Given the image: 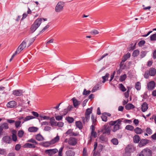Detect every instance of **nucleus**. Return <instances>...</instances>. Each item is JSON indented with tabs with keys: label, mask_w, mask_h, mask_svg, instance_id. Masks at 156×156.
<instances>
[{
	"label": "nucleus",
	"mask_w": 156,
	"mask_h": 156,
	"mask_svg": "<svg viewBox=\"0 0 156 156\" xmlns=\"http://www.w3.org/2000/svg\"><path fill=\"white\" fill-rule=\"evenodd\" d=\"M35 39V37H34L33 38H32L29 40V43L28 44V47H29L34 42V40Z\"/></svg>",
	"instance_id": "55"
},
{
	"label": "nucleus",
	"mask_w": 156,
	"mask_h": 156,
	"mask_svg": "<svg viewBox=\"0 0 156 156\" xmlns=\"http://www.w3.org/2000/svg\"><path fill=\"white\" fill-rule=\"evenodd\" d=\"M140 53L139 51L138 50H134L132 54V56L133 57H136Z\"/></svg>",
	"instance_id": "34"
},
{
	"label": "nucleus",
	"mask_w": 156,
	"mask_h": 156,
	"mask_svg": "<svg viewBox=\"0 0 156 156\" xmlns=\"http://www.w3.org/2000/svg\"><path fill=\"white\" fill-rule=\"evenodd\" d=\"M149 76L150 75H149L148 71H145L144 75V78L147 79L149 78Z\"/></svg>",
	"instance_id": "52"
},
{
	"label": "nucleus",
	"mask_w": 156,
	"mask_h": 156,
	"mask_svg": "<svg viewBox=\"0 0 156 156\" xmlns=\"http://www.w3.org/2000/svg\"><path fill=\"white\" fill-rule=\"evenodd\" d=\"M6 154V151L5 149H0V154L4 155H5Z\"/></svg>",
	"instance_id": "47"
},
{
	"label": "nucleus",
	"mask_w": 156,
	"mask_h": 156,
	"mask_svg": "<svg viewBox=\"0 0 156 156\" xmlns=\"http://www.w3.org/2000/svg\"><path fill=\"white\" fill-rule=\"evenodd\" d=\"M150 40L151 41H156V33L153 34L150 36Z\"/></svg>",
	"instance_id": "37"
},
{
	"label": "nucleus",
	"mask_w": 156,
	"mask_h": 156,
	"mask_svg": "<svg viewBox=\"0 0 156 156\" xmlns=\"http://www.w3.org/2000/svg\"><path fill=\"white\" fill-rule=\"evenodd\" d=\"M76 126L79 128L80 129H82L83 125L82 122L80 121H77L76 122Z\"/></svg>",
	"instance_id": "29"
},
{
	"label": "nucleus",
	"mask_w": 156,
	"mask_h": 156,
	"mask_svg": "<svg viewBox=\"0 0 156 156\" xmlns=\"http://www.w3.org/2000/svg\"><path fill=\"white\" fill-rule=\"evenodd\" d=\"M108 54L107 53H106L103 55H102L101 57H100L97 60L98 61H100L102 59L104 58L105 56L108 55Z\"/></svg>",
	"instance_id": "49"
},
{
	"label": "nucleus",
	"mask_w": 156,
	"mask_h": 156,
	"mask_svg": "<svg viewBox=\"0 0 156 156\" xmlns=\"http://www.w3.org/2000/svg\"><path fill=\"white\" fill-rule=\"evenodd\" d=\"M21 121H16L15 122V125L16 128H18L20 126Z\"/></svg>",
	"instance_id": "46"
},
{
	"label": "nucleus",
	"mask_w": 156,
	"mask_h": 156,
	"mask_svg": "<svg viewBox=\"0 0 156 156\" xmlns=\"http://www.w3.org/2000/svg\"><path fill=\"white\" fill-rule=\"evenodd\" d=\"M3 141L8 144L10 143L12 141L11 138L8 136H6L2 138Z\"/></svg>",
	"instance_id": "17"
},
{
	"label": "nucleus",
	"mask_w": 156,
	"mask_h": 156,
	"mask_svg": "<svg viewBox=\"0 0 156 156\" xmlns=\"http://www.w3.org/2000/svg\"><path fill=\"white\" fill-rule=\"evenodd\" d=\"M155 85L154 82L151 81L150 82L147 84V89L149 90H152L154 89Z\"/></svg>",
	"instance_id": "9"
},
{
	"label": "nucleus",
	"mask_w": 156,
	"mask_h": 156,
	"mask_svg": "<svg viewBox=\"0 0 156 156\" xmlns=\"http://www.w3.org/2000/svg\"><path fill=\"white\" fill-rule=\"evenodd\" d=\"M49 119H50V123L51 126H56V122L54 117H52L50 119L49 118Z\"/></svg>",
	"instance_id": "25"
},
{
	"label": "nucleus",
	"mask_w": 156,
	"mask_h": 156,
	"mask_svg": "<svg viewBox=\"0 0 156 156\" xmlns=\"http://www.w3.org/2000/svg\"><path fill=\"white\" fill-rule=\"evenodd\" d=\"M28 142H31L33 144H37V142L36 141V140L33 139H31L29 140H28Z\"/></svg>",
	"instance_id": "60"
},
{
	"label": "nucleus",
	"mask_w": 156,
	"mask_h": 156,
	"mask_svg": "<svg viewBox=\"0 0 156 156\" xmlns=\"http://www.w3.org/2000/svg\"><path fill=\"white\" fill-rule=\"evenodd\" d=\"M135 88L138 90H140L141 89L140 83L139 82H137L135 83Z\"/></svg>",
	"instance_id": "33"
},
{
	"label": "nucleus",
	"mask_w": 156,
	"mask_h": 156,
	"mask_svg": "<svg viewBox=\"0 0 156 156\" xmlns=\"http://www.w3.org/2000/svg\"><path fill=\"white\" fill-rule=\"evenodd\" d=\"M38 129V128L36 127H31L28 129V131L30 132H36Z\"/></svg>",
	"instance_id": "20"
},
{
	"label": "nucleus",
	"mask_w": 156,
	"mask_h": 156,
	"mask_svg": "<svg viewBox=\"0 0 156 156\" xmlns=\"http://www.w3.org/2000/svg\"><path fill=\"white\" fill-rule=\"evenodd\" d=\"M65 134L66 136H76L78 135V134L76 133H74L73 132V130L71 129H69L66 133Z\"/></svg>",
	"instance_id": "10"
},
{
	"label": "nucleus",
	"mask_w": 156,
	"mask_h": 156,
	"mask_svg": "<svg viewBox=\"0 0 156 156\" xmlns=\"http://www.w3.org/2000/svg\"><path fill=\"white\" fill-rule=\"evenodd\" d=\"M124 156H131V153L126 151H125V152L124 154H123Z\"/></svg>",
	"instance_id": "63"
},
{
	"label": "nucleus",
	"mask_w": 156,
	"mask_h": 156,
	"mask_svg": "<svg viewBox=\"0 0 156 156\" xmlns=\"http://www.w3.org/2000/svg\"><path fill=\"white\" fill-rule=\"evenodd\" d=\"M47 20L46 18H38L35 20L34 24L31 26L30 31L32 33L34 32L41 25V22L43 21Z\"/></svg>",
	"instance_id": "1"
},
{
	"label": "nucleus",
	"mask_w": 156,
	"mask_h": 156,
	"mask_svg": "<svg viewBox=\"0 0 156 156\" xmlns=\"http://www.w3.org/2000/svg\"><path fill=\"white\" fill-rule=\"evenodd\" d=\"M119 88L121 91L123 92L125 91L126 90V88L122 83L119 84Z\"/></svg>",
	"instance_id": "32"
},
{
	"label": "nucleus",
	"mask_w": 156,
	"mask_h": 156,
	"mask_svg": "<svg viewBox=\"0 0 156 156\" xmlns=\"http://www.w3.org/2000/svg\"><path fill=\"white\" fill-rule=\"evenodd\" d=\"M109 124L111 126V128L113 132H115L117 130V121H111Z\"/></svg>",
	"instance_id": "6"
},
{
	"label": "nucleus",
	"mask_w": 156,
	"mask_h": 156,
	"mask_svg": "<svg viewBox=\"0 0 156 156\" xmlns=\"http://www.w3.org/2000/svg\"><path fill=\"white\" fill-rule=\"evenodd\" d=\"M148 108V106L147 103L146 102H144L141 105V111L143 112H144L147 111Z\"/></svg>",
	"instance_id": "14"
},
{
	"label": "nucleus",
	"mask_w": 156,
	"mask_h": 156,
	"mask_svg": "<svg viewBox=\"0 0 156 156\" xmlns=\"http://www.w3.org/2000/svg\"><path fill=\"white\" fill-rule=\"evenodd\" d=\"M149 75L151 76H154L156 73V69L154 68H150L148 71Z\"/></svg>",
	"instance_id": "16"
},
{
	"label": "nucleus",
	"mask_w": 156,
	"mask_h": 156,
	"mask_svg": "<svg viewBox=\"0 0 156 156\" xmlns=\"http://www.w3.org/2000/svg\"><path fill=\"white\" fill-rule=\"evenodd\" d=\"M64 3L62 2H59L56 6L55 10H61L64 6Z\"/></svg>",
	"instance_id": "13"
},
{
	"label": "nucleus",
	"mask_w": 156,
	"mask_h": 156,
	"mask_svg": "<svg viewBox=\"0 0 156 156\" xmlns=\"http://www.w3.org/2000/svg\"><path fill=\"white\" fill-rule=\"evenodd\" d=\"M146 54V53L145 51H142L140 53V56L141 58L144 57Z\"/></svg>",
	"instance_id": "62"
},
{
	"label": "nucleus",
	"mask_w": 156,
	"mask_h": 156,
	"mask_svg": "<svg viewBox=\"0 0 156 156\" xmlns=\"http://www.w3.org/2000/svg\"><path fill=\"white\" fill-rule=\"evenodd\" d=\"M107 117L104 114V113L102 114V115L101 116V119L102 120L105 122H106L107 121Z\"/></svg>",
	"instance_id": "51"
},
{
	"label": "nucleus",
	"mask_w": 156,
	"mask_h": 156,
	"mask_svg": "<svg viewBox=\"0 0 156 156\" xmlns=\"http://www.w3.org/2000/svg\"><path fill=\"white\" fill-rule=\"evenodd\" d=\"M58 151L57 149H48L45 151V153L49 155V156H51V155L54 154L58 152Z\"/></svg>",
	"instance_id": "7"
},
{
	"label": "nucleus",
	"mask_w": 156,
	"mask_h": 156,
	"mask_svg": "<svg viewBox=\"0 0 156 156\" xmlns=\"http://www.w3.org/2000/svg\"><path fill=\"white\" fill-rule=\"evenodd\" d=\"M36 139L39 141H43L44 140V137L40 134H37L36 135Z\"/></svg>",
	"instance_id": "24"
},
{
	"label": "nucleus",
	"mask_w": 156,
	"mask_h": 156,
	"mask_svg": "<svg viewBox=\"0 0 156 156\" xmlns=\"http://www.w3.org/2000/svg\"><path fill=\"white\" fill-rule=\"evenodd\" d=\"M135 132L137 134H141L142 132V129L139 127H136L134 129Z\"/></svg>",
	"instance_id": "31"
},
{
	"label": "nucleus",
	"mask_w": 156,
	"mask_h": 156,
	"mask_svg": "<svg viewBox=\"0 0 156 156\" xmlns=\"http://www.w3.org/2000/svg\"><path fill=\"white\" fill-rule=\"evenodd\" d=\"M16 133V131L15 130H14L13 131L12 138V140L14 141H16L17 140V136L16 134L14 133Z\"/></svg>",
	"instance_id": "39"
},
{
	"label": "nucleus",
	"mask_w": 156,
	"mask_h": 156,
	"mask_svg": "<svg viewBox=\"0 0 156 156\" xmlns=\"http://www.w3.org/2000/svg\"><path fill=\"white\" fill-rule=\"evenodd\" d=\"M93 156H100V152L94 151V152Z\"/></svg>",
	"instance_id": "64"
},
{
	"label": "nucleus",
	"mask_w": 156,
	"mask_h": 156,
	"mask_svg": "<svg viewBox=\"0 0 156 156\" xmlns=\"http://www.w3.org/2000/svg\"><path fill=\"white\" fill-rule=\"evenodd\" d=\"M140 139L139 136L137 135H135L133 137V142L135 143H137L140 140Z\"/></svg>",
	"instance_id": "23"
},
{
	"label": "nucleus",
	"mask_w": 156,
	"mask_h": 156,
	"mask_svg": "<svg viewBox=\"0 0 156 156\" xmlns=\"http://www.w3.org/2000/svg\"><path fill=\"white\" fill-rule=\"evenodd\" d=\"M28 41L27 39H25L23 41L17 49V51H19L20 53L23 50L26 46V42Z\"/></svg>",
	"instance_id": "5"
},
{
	"label": "nucleus",
	"mask_w": 156,
	"mask_h": 156,
	"mask_svg": "<svg viewBox=\"0 0 156 156\" xmlns=\"http://www.w3.org/2000/svg\"><path fill=\"white\" fill-rule=\"evenodd\" d=\"M83 156H87V150L86 148H84L83 152Z\"/></svg>",
	"instance_id": "48"
},
{
	"label": "nucleus",
	"mask_w": 156,
	"mask_h": 156,
	"mask_svg": "<svg viewBox=\"0 0 156 156\" xmlns=\"http://www.w3.org/2000/svg\"><path fill=\"white\" fill-rule=\"evenodd\" d=\"M152 152L149 149L145 148L138 154V156H151Z\"/></svg>",
	"instance_id": "3"
},
{
	"label": "nucleus",
	"mask_w": 156,
	"mask_h": 156,
	"mask_svg": "<svg viewBox=\"0 0 156 156\" xmlns=\"http://www.w3.org/2000/svg\"><path fill=\"white\" fill-rule=\"evenodd\" d=\"M149 142V140L146 139H142L140 141V143L139 144V146L140 147H141L144 146Z\"/></svg>",
	"instance_id": "11"
},
{
	"label": "nucleus",
	"mask_w": 156,
	"mask_h": 156,
	"mask_svg": "<svg viewBox=\"0 0 156 156\" xmlns=\"http://www.w3.org/2000/svg\"><path fill=\"white\" fill-rule=\"evenodd\" d=\"M109 74L108 73H106L105 75V76H102V79H103V81L102 82L103 83H105L107 80L108 79L109 76Z\"/></svg>",
	"instance_id": "28"
},
{
	"label": "nucleus",
	"mask_w": 156,
	"mask_h": 156,
	"mask_svg": "<svg viewBox=\"0 0 156 156\" xmlns=\"http://www.w3.org/2000/svg\"><path fill=\"white\" fill-rule=\"evenodd\" d=\"M127 77L126 75L125 74H124L123 75H121L119 79V80L121 82H122L124 80H125L126 79V78Z\"/></svg>",
	"instance_id": "36"
},
{
	"label": "nucleus",
	"mask_w": 156,
	"mask_h": 156,
	"mask_svg": "<svg viewBox=\"0 0 156 156\" xmlns=\"http://www.w3.org/2000/svg\"><path fill=\"white\" fill-rule=\"evenodd\" d=\"M91 136L95 138L97 137V133L94 131H91Z\"/></svg>",
	"instance_id": "57"
},
{
	"label": "nucleus",
	"mask_w": 156,
	"mask_h": 156,
	"mask_svg": "<svg viewBox=\"0 0 156 156\" xmlns=\"http://www.w3.org/2000/svg\"><path fill=\"white\" fill-rule=\"evenodd\" d=\"M91 92V91L89 90H87L86 89H84L83 93V95H87L89 94Z\"/></svg>",
	"instance_id": "42"
},
{
	"label": "nucleus",
	"mask_w": 156,
	"mask_h": 156,
	"mask_svg": "<svg viewBox=\"0 0 156 156\" xmlns=\"http://www.w3.org/2000/svg\"><path fill=\"white\" fill-rule=\"evenodd\" d=\"M63 118L62 115V116H57L55 117V119L56 120L58 121L61 120Z\"/></svg>",
	"instance_id": "61"
},
{
	"label": "nucleus",
	"mask_w": 156,
	"mask_h": 156,
	"mask_svg": "<svg viewBox=\"0 0 156 156\" xmlns=\"http://www.w3.org/2000/svg\"><path fill=\"white\" fill-rule=\"evenodd\" d=\"M66 154L67 156H74L75 155V153L73 151L71 150L67 151Z\"/></svg>",
	"instance_id": "27"
},
{
	"label": "nucleus",
	"mask_w": 156,
	"mask_h": 156,
	"mask_svg": "<svg viewBox=\"0 0 156 156\" xmlns=\"http://www.w3.org/2000/svg\"><path fill=\"white\" fill-rule=\"evenodd\" d=\"M125 108L127 110H129L134 108V106L131 104H128L126 105L125 106Z\"/></svg>",
	"instance_id": "26"
},
{
	"label": "nucleus",
	"mask_w": 156,
	"mask_h": 156,
	"mask_svg": "<svg viewBox=\"0 0 156 156\" xmlns=\"http://www.w3.org/2000/svg\"><path fill=\"white\" fill-rule=\"evenodd\" d=\"M92 107L87 109L85 113V118L84 117H82V120L84 124L85 122H88L90 119V114L92 112Z\"/></svg>",
	"instance_id": "2"
},
{
	"label": "nucleus",
	"mask_w": 156,
	"mask_h": 156,
	"mask_svg": "<svg viewBox=\"0 0 156 156\" xmlns=\"http://www.w3.org/2000/svg\"><path fill=\"white\" fill-rule=\"evenodd\" d=\"M40 145L43 147H47L52 144L50 141L42 142L40 144Z\"/></svg>",
	"instance_id": "22"
},
{
	"label": "nucleus",
	"mask_w": 156,
	"mask_h": 156,
	"mask_svg": "<svg viewBox=\"0 0 156 156\" xmlns=\"http://www.w3.org/2000/svg\"><path fill=\"white\" fill-rule=\"evenodd\" d=\"M1 126L3 128V129H7L9 128L8 124L6 123H4Z\"/></svg>",
	"instance_id": "43"
},
{
	"label": "nucleus",
	"mask_w": 156,
	"mask_h": 156,
	"mask_svg": "<svg viewBox=\"0 0 156 156\" xmlns=\"http://www.w3.org/2000/svg\"><path fill=\"white\" fill-rule=\"evenodd\" d=\"M126 129L130 131H133L134 129V127L130 125H127L125 128Z\"/></svg>",
	"instance_id": "40"
},
{
	"label": "nucleus",
	"mask_w": 156,
	"mask_h": 156,
	"mask_svg": "<svg viewBox=\"0 0 156 156\" xmlns=\"http://www.w3.org/2000/svg\"><path fill=\"white\" fill-rule=\"evenodd\" d=\"M146 131L149 135H151L152 133V131L150 128H147L146 129Z\"/></svg>",
	"instance_id": "54"
},
{
	"label": "nucleus",
	"mask_w": 156,
	"mask_h": 156,
	"mask_svg": "<svg viewBox=\"0 0 156 156\" xmlns=\"http://www.w3.org/2000/svg\"><path fill=\"white\" fill-rule=\"evenodd\" d=\"M145 43V41L144 40H142L140 41L139 43H138V44L139 46H141L143 45Z\"/></svg>",
	"instance_id": "56"
},
{
	"label": "nucleus",
	"mask_w": 156,
	"mask_h": 156,
	"mask_svg": "<svg viewBox=\"0 0 156 156\" xmlns=\"http://www.w3.org/2000/svg\"><path fill=\"white\" fill-rule=\"evenodd\" d=\"M111 142L114 145H117V139L113 138L111 140Z\"/></svg>",
	"instance_id": "53"
},
{
	"label": "nucleus",
	"mask_w": 156,
	"mask_h": 156,
	"mask_svg": "<svg viewBox=\"0 0 156 156\" xmlns=\"http://www.w3.org/2000/svg\"><path fill=\"white\" fill-rule=\"evenodd\" d=\"M16 105V102L14 101H12L8 102L6 106L8 108H12Z\"/></svg>",
	"instance_id": "12"
},
{
	"label": "nucleus",
	"mask_w": 156,
	"mask_h": 156,
	"mask_svg": "<svg viewBox=\"0 0 156 156\" xmlns=\"http://www.w3.org/2000/svg\"><path fill=\"white\" fill-rule=\"evenodd\" d=\"M99 88L98 85H97L95 86L93 89L92 92H94L95 91H96V90H98V89Z\"/></svg>",
	"instance_id": "59"
},
{
	"label": "nucleus",
	"mask_w": 156,
	"mask_h": 156,
	"mask_svg": "<svg viewBox=\"0 0 156 156\" xmlns=\"http://www.w3.org/2000/svg\"><path fill=\"white\" fill-rule=\"evenodd\" d=\"M107 125H105L104 126V129L105 130L104 133L109 135L110 134V130L109 129L107 128Z\"/></svg>",
	"instance_id": "35"
},
{
	"label": "nucleus",
	"mask_w": 156,
	"mask_h": 156,
	"mask_svg": "<svg viewBox=\"0 0 156 156\" xmlns=\"http://www.w3.org/2000/svg\"><path fill=\"white\" fill-rule=\"evenodd\" d=\"M135 150V148L131 144H129L126 148L125 151H128L130 153L133 152Z\"/></svg>",
	"instance_id": "8"
},
{
	"label": "nucleus",
	"mask_w": 156,
	"mask_h": 156,
	"mask_svg": "<svg viewBox=\"0 0 156 156\" xmlns=\"http://www.w3.org/2000/svg\"><path fill=\"white\" fill-rule=\"evenodd\" d=\"M40 117L43 120H48L50 118L48 116H43L41 115H40Z\"/></svg>",
	"instance_id": "58"
},
{
	"label": "nucleus",
	"mask_w": 156,
	"mask_h": 156,
	"mask_svg": "<svg viewBox=\"0 0 156 156\" xmlns=\"http://www.w3.org/2000/svg\"><path fill=\"white\" fill-rule=\"evenodd\" d=\"M72 100L74 106L75 107H76L77 106L80 105L81 103V102L80 101H77L75 98H73L72 99Z\"/></svg>",
	"instance_id": "21"
},
{
	"label": "nucleus",
	"mask_w": 156,
	"mask_h": 156,
	"mask_svg": "<svg viewBox=\"0 0 156 156\" xmlns=\"http://www.w3.org/2000/svg\"><path fill=\"white\" fill-rule=\"evenodd\" d=\"M34 118V117L32 116H28L24 118L23 119V121L22 123H23L24 122L28 121L30 119H33Z\"/></svg>",
	"instance_id": "30"
},
{
	"label": "nucleus",
	"mask_w": 156,
	"mask_h": 156,
	"mask_svg": "<svg viewBox=\"0 0 156 156\" xmlns=\"http://www.w3.org/2000/svg\"><path fill=\"white\" fill-rule=\"evenodd\" d=\"M66 120L69 123H72L74 121L73 118L70 117H68L66 118Z\"/></svg>",
	"instance_id": "50"
},
{
	"label": "nucleus",
	"mask_w": 156,
	"mask_h": 156,
	"mask_svg": "<svg viewBox=\"0 0 156 156\" xmlns=\"http://www.w3.org/2000/svg\"><path fill=\"white\" fill-rule=\"evenodd\" d=\"M24 146L26 147L34 148L35 147V146L34 144H32L29 143H27L25 144Z\"/></svg>",
	"instance_id": "41"
},
{
	"label": "nucleus",
	"mask_w": 156,
	"mask_h": 156,
	"mask_svg": "<svg viewBox=\"0 0 156 156\" xmlns=\"http://www.w3.org/2000/svg\"><path fill=\"white\" fill-rule=\"evenodd\" d=\"M110 83L111 85L113 86L114 87L116 88L115 85H116L117 81L115 79L113 81H112L111 82H110Z\"/></svg>",
	"instance_id": "44"
},
{
	"label": "nucleus",
	"mask_w": 156,
	"mask_h": 156,
	"mask_svg": "<svg viewBox=\"0 0 156 156\" xmlns=\"http://www.w3.org/2000/svg\"><path fill=\"white\" fill-rule=\"evenodd\" d=\"M100 141L101 142H106L107 141V139L103 136H101L99 137Z\"/></svg>",
	"instance_id": "38"
},
{
	"label": "nucleus",
	"mask_w": 156,
	"mask_h": 156,
	"mask_svg": "<svg viewBox=\"0 0 156 156\" xmlns=\"http://www.w3.org/2000/svg\"><path fill=\"white\" fill-rule=\"evenodd\" d=\"M65 143H68L70 145L74 146L77 143V140L75 138L70 137L69 140L66 139L64 141Z\"/></svg>",
	"instance_id": "4"
},
{
	"label": "nucleus",
	"mask_w": 156,
	"mask_h": 156,
	"mask_svg": "<svg viewBox=\"0 0 156 156\" xmlns=\"http://www.w3.org/2000/svg\"><path fill=\"white\" fill-rule=\"evenodd\" d=\"M130 54L129 52L124 55L122 58V62H125L126 61L128 58L130 57Z\"/></svg>",
	"instance_id": "19"
},
{
	"label": "nucleus",
	"mask_w": 156,
	"mask_h": 156,
	"mask_svg": "<svg viewBox=\"0 0 156 156\" xmlns=\"http://www.w3.org/2000/svg\"><path fill=\"white\" fill-rule=\"evenodd\" d=\"M59 139L60 138L59 136L57 135L55 137L50 141L51 142V144L52 145L58 142L59 140Z\"/></svg>",
	"instance_id": "18"
},
{
	"label": "nucleus",
	"mask_w": 156,
	"mask_h": 156,
	"mask_svg": "<svg viewBox=\"0 0 156 156\" xmlns=\"http://www.w3.org/2000/svg\"><path fill=\"white\" fill-rule=\"evenodd\" d=\"M12 94L16 96H20L22 94V92L21 90H15L12 92Z\"/></svg>",
	"instance_id": "15"
},
{
	"label": "nucleus",
	"mask_w": 156,
	"mask_h": 156,
	"mask_svg": "<svg viewBox=\"0 0 156 156\" xmlns=\"http://www.w3.org/2000/svg\"><path fill=\"white\" fill-rule=\"evenodd\" d=\"M24 132L22 130H19L18 132V136L19 137H22L23 134H24Z\"/></svg>",
	"instance_id": "45"
}]
</instances>
